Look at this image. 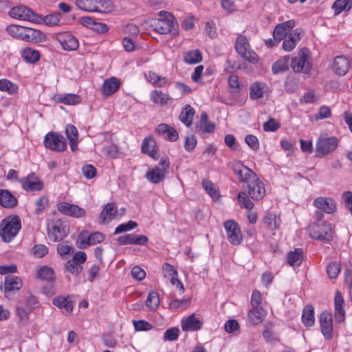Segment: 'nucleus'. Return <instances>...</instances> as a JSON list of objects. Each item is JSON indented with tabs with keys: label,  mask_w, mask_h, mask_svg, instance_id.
Listing matches in <instances>:
<instances>
[{
	"label": "nucleus",
	"mask_w": 352,
	"mask_h": 352,
	"mask_svg": "<svg viewBox=\"0 0 352 352\" xmlns=\"http://www.w3.org/2000/svg\"><path fill=\"white\" fill-rule=\"evenodd\" d=\"M44 145L47 148L56 152H63L67 148L65 138L55 132H50L45 135Z\"/></svg>",
	"instance_id": "6e6552de"
},
{
	"label": "nucleus",
	"mask_w": 352,
	"mask_h": 352,
	"mask_svg": "<svg viewBox=\"0 0 352 352\" xmlns=\"http://www.w3.org/2000/svg\"><path fill=\"white\" fill-rule=\"evenodd\" d=\"M238 201L245 208L251 210L254 208L253 202L250 199L247 194L244 192H240L238 194Z\"/></svg>",
	"instance_id": "052dcab7"
},
{
	"label": "nucleus",
	"mask_w": 352,
	"mask_h": 352,
	"mask_svg": "<svg viewBox=\"0 0 352 352\" xmlns=\"http://www.w3.org/2000/svg\"><path fill=\"white\" fill-rule=\"evenodd\" d=\"M160 304V299L158 294L155 292H150L148 295L146 305L151 310H155Z\"/></svg>",
	"instance_id": "4d7b16f0"
},
{
	"label": "nucleus",
	"mask_w": 352,
	"mask_h": 352,
	"mask_svg": "<svg viewBox=\"0 0 352 352\" xmlns=\"http://www.w3.org/2000/svg\"><path fill=\"white\" fill-rule=\"evenodd\" d=\"M352 6L351 0H336L332 5V10L335 15H338L342 12L349 11Z\"/></svg>",
	"instance_id": "49530a36"
},
{
	"label": "nucleus",
	"mask_w": 352,
	"mask_h": 352,
	"mask_svg": "<svg viewBox=\"0 0 352 352\" xmlns=\"http://www.w3.org/2000/svg\"><path fill=\"white\" fill-rule=\"evenodd\" d=\"M65 133L69 142L72 151L74 152L78 149V132L77 129L71 124L65 127Z\"/></svg>",
	"instance_id": "7c9ffc66"
},
{
	"label": "nucleus",
	"mask_w": 352,
	"mask_h": 352,
	"mask_svg": "<svg viewBox=\"0 0 352 352\" xmlns=\"http://www.w3.org/2000/svg\"><path fill=\"white\" fill-rule=\"evenodd\" d=\"M350 67V60L343 55L335 57L332 63L333 71L339 76H344L348 72Z\"/></svg>",
	"instance_id": "6ab92c4d"
},
{
	"label": "nucleus",
	"mask_w": 352,
	"mask_h": 352,
	"mask_svg": "<svg viewBox=\"0 0 352 352\" xmlns=\"http://www.w3.org/2000/svg\"><path fill=\"white\" fill-rule=\"evenodd\" d=\"M68 233V225L66 221L55 218L48 223L47 234L53 241H61Z\"/></svg>",
	"instance_id": "423d86ee"
},
{
	"label": "nucleus",
	"mask_w": 352,
	"mask_h": 352,
	"mask_svg": "<svg viewBox=\"0 0 352 352\" xmlns=\"http://www.w3.org/2000/svg\"><path fill=\"white\" fill-rule=\"evenodd\" d=\"M120 86V82L115 77L105 80L102 87V92L104 96H109L116 93Z\"/></svg>",
	"instance_id": "c85d7f7f"
},
{
	"label": "nucleus",
	"mask_w": 352,
	"mask_h": 352,
	"mask_svg": "<svg viewBox=\"0 0 352 352\" xmlns=\"http://www.w3.org/2000/svg\"><path fill=\"white\" fill-rule=\"evenodd\" d=\"M179 329L177 327H173L167 329L164 333V341H174L178 338Z\"/></svg>",
	"instance_id": "774afa93"
},
{
	"label": "nucleus",
	"mask_w": 352,
	"mask_h": 352,
	"mask_svg": "<svg viewBox=\"0 0 352 352\" xmlns=\"http://www.w3.org/2000/svg\"><path fill=\"white\" fill-rule=\"evenodd\" d=\"M151 100L156 104L164 106L171 100L170 96L161 90H153L150 94Z\"/></svg>",
	"instance_id": "f704fd0d"
},
{
	"label": "nucleus",
	"mask_w": 352,
	"mask_h": 352,
	"mask_svg": "<svg viewBox=\"0 0 352 352\" xmlns=\"http://www.w3.org/2000/svg\"><path fill=\"white\" fill-rule=\"evenodd\" d=\"M66 268L70 273L74 275H78L82 270V267L73 259L67 261Z\"/></svg>",
	"instance_id": "338daca9"
},
{
	"label": "nucleus",
	"mask_w": 352,
	"mask_h": 352,
	"mask_svg": "<svg viewBox=\"0 0 352 352\" xmlns=\"http://www.w3.org/2000/svg\"><path fill=\"white\" fill-rule=\"evenodd\" d=\"M159 18L152 21L151 26L153 30L161 34H169L172 36L178 34L179 28L174 16L168 12L160 11L158 13Z\"/></svg>",
	"instance_id": "f257e3e1"
},
{
	"label": "nucleus",
	"mask_w": 352,
	"mask_h": 352,
	"mask_svg": "<svg viewBox=\"0 0 352 352\" xmlns=\"http://www.w3.org/2000/svg\"><path fill=\"white\" fill-rule=\"evenodd\" d=\"M162 271L164 278L169 280L173 285H175L177 273L174 267L168 263H165L163 265Z\"/></svg>",
	"instance_id": "3c124183"
},
{
	"label": "nucleus",
	"mask_w": 352,
	"mask_h": 352,
	"mask_svg": "<svg viewBox=\"0 0 352 352\" xmlns=\"http://www.w3.org/2000/svg\"><path fill=\"white\" fill-rule=\"evenodd\" d=\"M338 139L336 137L320 135L316 143V156L323 157L333 152L338 147Z\"/></svg>",
	"instance_id": "39448f33"
},
{
	"label": "nucleus",
	"mask_w": 352,
	"mask_h": 352,
	"mask_svg": "<svg viewBox=\"0 0 352 352\" xmlns=\"http://www.w3.org/2000/svg\"><path fill=\"white\" fill-rule=\"evenodd\" d=\"M309 233L311 238L320 241H330L333 239V235L331 226L321 220H318L309 226Z\"/></svg>",
	"instance_id": "20e7f679"
},
{
	"label": "nucleus",
	"mask_w": 352,
	"mask_h": 352,
	"mask_svg": "<svg viewBox=\"0 0 352 352\" xmlns=\"http://www.w3.org/2000/svg\"><path fill=\"white\" fill-rule=\"evenodd\" d=\"M110 3L106 0H76V5L79 9L89 12H100L103 3Z\"/></svg>",
	"instance_id": "ddd939ff"
},
{
	"label": "nucleus",
	"mask_w": 352,
	"mask_h": 352,
	"mask_svg": "<svg viewBox=\"0 0 352 352\" xmlns=\"http://www.w3.org/2000/svg\"><path fill=\"white\" fill-rule=\"evenodd\" d=\"M247 192L254 200H261L265 195V184L257 175L247 184Z\"/></svg>",
	"instance_id": "9b49d317"
},
{
	"label": "nucleus",
	"mask_w": 352,
	"mask_h": 352,
	"mask_svg": "<svg viewBox=\"0 0 352 352\" xmlns=\"http://www.w3.org/2000/svg\"><path fill=\"white\" fill-rule=\"evenodd\" d=\"M104 239V235L100 232H96L89 235L87 232L82 231L80 233L78 236V247L81 249H85L89 245L100 243L103 241Z\"/></svg>",
	"instance_id": "f8f14e48"
},
{
	"label": "nucleus",
	"mask_w": 352,
	"mask_h": 352,
	"mask_svg": "<svg viewBox=\"0 0 352 352\" xmlns=\"http://www.w3.org/2000/svg\"><path fill=\"white\" fill-rule=\"evenodd\" d=\"M202 325L203 322L200 318L195 314H192L182 320L181 327L184 331H195L201 329Z\"/></svg>",
	"instance_id": "aec40b11"
},
{
	"label": "nucleus",
	"mask_w": 352,
	"mask_h": 352,
	"mask_svg": "<svg viewBox=\"0 0 352 352\" xmlns=\"http://www.w3.org/2000/svg\"><path fill=\"white\" fill-rule=\"evenodd\" d=\"M25 27L23 26L11 25L7 28V32L12 36L23 40L25 35Z\"/></svg>",
	"instance_id": "5fc2aeb1"
},
{
	"label": "nucleus",
	"mask_w": 352,
	"mask_h": 352,
	"mask_svg": "<svg viewBox=\"0 0 352 352\" xmlns=\"http://www.w3.org/2000/svg\"><path fill=\"white\" fill-rule=\"evenodd\" d=\"M144 76L146 79L155 87L162 88L168 84V79L166 77L160 76L152 71L145 73Z\"/></svg>",
	"instance_id": "72a5a7b5"
},
{
	"label": "nucleus",
	"mask_w": 352,
	"mask_h": 352,
	"mask_svg": "<svg viewBox=\"0 0 352 352\" xmlns=\"http://www.w3.org/2000/svg\"><path fill=\"white\" fill-rule=\"evenodd\" d=\"M0 90L6 91L10 94H14L18 91V87L7 79L0 80Z\"/></svg>",
	"instance_id": "6e6d98bb"
},
{
	"label": "nucleus",
	"mask_w": 352,
	"mask_h": 352,
	"mask_svg": "<svg viewBox=\"0 0 352 352\" xmlns=\"http://www.w3.org/2000/svg\"><path fill=\"white\" fill-rule=\"evenodd\" d=\"M333 317L332 315L328 311H322L320 316V324L321 331L327 340H329L333 336Z\"/></svg>",
	"instance_id": "2eb2a0df"
},
{
	"label": "nucleus",
	"mask_w": 352,
	"mask_h": 352,
	"mask_svg": "<svg viewBox=\"0 0 352 352\" xmlns=\"http://www.w3.org/2000/svg\"><path fill=\"white\" fill-rule=\"evenodd\" d=\"M35 212L40 214L48 207L49 199L47 197L42 196L35 202Z\"/></svg>",
	"instance_id": "13d9d810"
},
{
	"label": "nucleus",
	"mask_w": 352,
	"mask_h": 352,
	"mask_svg": "<svg viewBox=\"0 0 352 352\" xmlns=\"http://www.w3.org/2000/svg\"><path fill=\"white\" fill-rule=\"evenodd\" d=\"M195 113V109L191 107L190 105L186 104L180 113L179 120L186 126H190L192 124Z\"/></svg>",
	"instance_id": "79ce46f5"
},
{
	"label": "nucleus",
	"mask_w": 352,
	"mask_h": 352,
	"mask_svg": "<svg viewBox=\"0 0 352 352\" xmlns=\"http://www.w3.org/2000/svg\"><path fill=\"white\" fill-rule=\"evenodd\" d=\"M202 186L207 193L213 199H217L219 197V191L216 186L209 180H203Z\"/></svg>",
	"instance_id": "864d4df0"
},
{
	"label": "nucleus",
	"mask_w": 352,
	"mask_h": 352,
	"mask_svg": "<svg viewBox=\"0 0 352 352\" xmlns=\"http://www.w3.org/2000/svg\"><path fill=\"white\" fill-rule=\"evenodd\" d=\"M302 321L306 327H311L314 324V309L311 305L305 307L302 314Z\"/></svg>",
	"instance_id": "c03bdc74"
},
{
	"label": "nucleus",
	"mask_w": 352,
	"mask_h": 352,
	"mask_svg": "<svg viewBox=\"0 0 352 352\" xmlns=\"http://www.w3.org/2000/svg\"><path fill=\"white\" fill-rule=\"evenodd\" d=\"M236 51L246 60L252 63H256L258 61L256 54L250 49V45L247 38L243 35H239L235 43Z\"/></svg>",
	"instance_id": "0eeeda50"
},
{
	"label": "nucleus",
	"mask_w": 352,
	"mask_h": 352,
	"mask_svg": "<svg viewBox=\"0 0 352 352\" xmlns=\"http://www.w3.org/2000/svg\"><path fill=\"white\" fill-rule=\"evenodd\" d=\"M290 65V59L289 56H283L274 63L272 67V71L274 74L283 73L286 72Z\"/></svg>",
	"instance_id": "58836bf2"
},
{
	"label": "nucleus",
	"mask_w": 352,
	"mask_h": 352,
	"mask_svg": "<svg viewBox=\"0 0 352 352\" xmlns=\"http://www.w3.org/2000/svg\"><path fill=\"white\" fill-rule=\"evenodd\" d=\"M137 226H138V224L136 222L133 221H129L126 223H122V224L118 226L116 228L114 234H117L119 233L129 231V230H131L135 228Z\"/></svg>",
	"instance_id": "69168bd1"
},
{
	"label": "nucleus",
	"mask_w": 352,
	"mask_h": 352,
	"mask_svg": "<svg viewBox=\"0 0 352 352\" xmlns=\"http://www.w3.org/2000/svg\"><path fill=\"white\" fill-rule=\"evenodd\" d=\"M302 261V250L296 248L287 254V263L292 267L299 266Z\"/></svg>",
	"instance_id": "37998d69"
},
{
	"label": "nucleus",
	"mask_w": 352,
	"mask_h": 352,
	"mask_svg": "<svg viewBox=\"0 0 352 352\" xmlns=\"http://www.w3.org/2000/svg\"><path fill=\"white\" fill-rule=\"evenodd\" d=\"M300 33L297 30L290 32L287 38H285L283 43V50L287 52L293 50L296 47L297 43L300 41Z\"/></svg>",
	"instance_id": "c9c22d12"
},
{
	"label": "nucleus",
	"mask_w": 352,
	"mask_h": 352,
	"mask_svg": "<svg viewBox=\"0 0 352 352\" xmlns=\"http://www.w3.org/2000/svg\"><path fill=\"white\" fill-rule=\"evenodd\" d=\"M18 200L8 190L0 189V205L12 208L17 205Z\"/></svg>",
	"instance_id": "c756f323"
},
{
	"label": "nucleus",
	"mask_w": 352,
	"mask_h": 352,
	"mask_svg": "<svg viewBox=\"0 0 352 352\" xmlns=\"http://www.w3.org/2000/svg\"><path fill=\"white\" fill-rule=\"evenodd\" d=\"M56 38L63 48L66 50H75L78 47V39L70 33H59L57 34Z\"/></svg>",
	"instance_id": "412c9836"
},
{
	"label": "nucleus",
	"mask_w": 352,
	"mask_h": 352,
	"mask_svg": "<svg viewBox=\"0 0 352 352\" xmlns=\"http://www.w3.org/2000/svg\"><path fill=\"white\" fill-rule=\"evenodd\" d=\"M229 87L231 89V91L234 93L239 92L241 89V86L239 82V78L235 74H232L228 78Z\"/></svg>",
	"instance_id": "0e129e2a"
},
{
	"label": "nucleus",
	"mask_w": 352,
	"mask_h": 352,
	"mask_svg": "<svg viewBox=\"0 0 352 352\" xmlns=\"http://www.w3.org/2000/svg\"><path fill=\"white\" fill-rule=\"evenodd\" d=\"M166 173L160 169V166H155L149 170L146 174V179L151 183L158 184L165 178Z\"/></svg>",
	"instance_id": "e433bc0d"
},
{
	"label": "nucleus",
	"mask_w": 352,
	"mask_h": 352,
	"mask_svg": "<svg viewBox=\"0 0 352 352\" xmlns=\"http://www.w3.org/2000/svg\"><path fill=\"white\" fill-rule=\"evenodd\" d=\"M233 171L239 182H246L247 184L256 176L251 169L241 162H236L233 165Z\"/></svg>",
	"instance_id": "f3484780"
},
{
	"label": "nucleus",
	"mask_w": 352,
	"mask_h": 352,
	"mask_svg": "<svg viewBox=\"0 0 352 352\" xmlns=\"http://www.w3.org/2000/svg\"><path fill=\"white\" fill-rule=\"evenodd\" d=\"M118 242L120 245H145L148 242V238L144 235L126 234L118 237Z\"/></svg>",
	"instance_id": "a878e982"
},
{
	"label": "nucleus",
	"mask_w": 352,
	"mask_h": 352,
	"mask_svg": "<svg viewBox=\"0 0 352 352\" xmlns=\"http://www.w3.org/2000/svg\"><path fill=\"white\" fill-rule=\"evenodd\" d=\"M20 218L16 216H8L0 223V236L4 242H10L21 230Z\"/></svg>",
	"instance_id": "f03ea898"
},
{
	"label": "nucleus",
	"mask_w": 352,
	"mask_h": 352,
	"mask_svg": "<svg viewBox=\"0 0 352 352\" xmlns=\"http://www.w3.org/2000/svg\"><path fill=\"white\" fill-rule=\"evenodd\" d=\"M199 127L202 133H212L214 130V124L208 122V115L206 112L201 114Z\"/></svg>",
	"instance_id": "8fccbe9b"
},
{
	"label": "nucleus",
	"mask_w": 352,
	"mask_h": 352,
	"mask_svg": "<svg viewBox=\"0 0 352 352\" xmlns=\"http://www.w3.org/2000/svg\"><path fill=\"white\" fill-rule=\"evenodd\" d=\"M335 304V320L340 323L345 319V311L344 309V301L340 292L336 291L334 298Z\"/></svg>",
	"instance_id": "5701e85b"
},
{
	"label": "nucleus",
	"mask_w": 352,
	"mask_h": 352,
	"mask_svg": "<svg viewBox=\"0 0 352 352\" xmlns=\"http://www.w3.org/2000/svg\"><path fill=\"white\" fill-rule=\"evenodd\" d=\"M251 305L252 307H263L262 294L257 289H254L252 292L251 296Z\"/></svg>",
	"instance_id": "680f3d73"
},
{
	"label": "nucleus",
	"mask_w": 352,
	"mask_h": 352,
	"mask_svg": "<svg viewBox=\"0 0 352 352\" xmlns=\"http://www.w3.org/2000/svg\"><path fill=\"white\" fill-rule=\"evenodd\" d=\"M118 210L115 204L108 203L103 210H102L100 215V222L105 224L116 217Z\"/></svg>",
	"instance_id": "393cba45"
},
{
	"label": "nucleus",
	"mask_w": 352,
	"mask_h": 352,
	"mask_svg": "<svg viewBox=\"0 0 352 352\" xmlns=\"http://www.w3.org/2000/svg\"><path fill=\"white\" fill-rule=\"evenodd\" d=\"M9 14L14 19L29 21H34L36 16L30 9L24 6L12 8L9 12Z\"/></svg>",
	"instance_id": "dca6fc26"
},
{
	"label": "nucleus",
	"mask_w": 352,
	"mask_h": 352,
	"mask_svg": "<svg viewBox=\"0 0 352 352\" xmlns=\"http://www.w3.org/2000/svg\"><path fill=\"white\" fill-rule=\"evenodd\" d=\"M156 131L161 135H166V138L169 141L175 142L178 139L177 131L167 124L162 123L156 128Z\"/></svg>",
	"instance_id": "473e14b6"
},
{
	"label": "nucleus",
	"mask_w": 352,
	"mask_h": 352,
	"mask_svg": "<svg viewBox=\"0 0 352 352\" xmlns=\"http://www.w3.org/2000/svg\"><path fill=\"white\" fill-rule=\"evenodd\" d=\"M155 145L156 142L153 138H146L142 144V151L151 157L157 160L160 157V153L155 149Z\"/></svg>",
	"instance_id": "bb28decb"
},
{
	"label": "nucleus",
	"mask_w": 352,
	"mask_h": 352,
	"mask_svg": "<svg viewBox=\"0 0 352 352\" xmlns=\"http://www.w3.org/2000/svg\"><path fill=\"white\" fill-rule=\"evenodd\" d=\"M54 305L59 309L64 308L66 312L71 313L73 310L74 302L65 296H57L53 299Z\"/></svg>",
	"instance_id": "ea45409f"
},
{
	"label": "nucleus",
	"mask_w": 352,
	"mask_h": 352,
	"mask_svg": "<svg viewBox=\"0 0 352 352\" xmlns=\"http://www.w3.org/2000/svg\"><path fill=\"white\" fill-rule=\"evenodd\" d=\"M295 26L294 20H288L285 22L278 24L273 32L274 40L280 41L289 34Z\"/></svg>",
	"instance_id": "4be33fe9"
},
{
	"label": "nucleus",
	"mask_w": 352,
	"mask_h": 352,
	"mask_svg": "<svg viewBox=\"0 0 352 352\" xmlns=\"http://www.w3.org/2000/svg\"><path fill=\"white\" fill-rule=\"evenodd\" d=\"M58 210L65 215L76 218L82 217L85 214V209L67 202L59 203L58 204Z\"/></svg>",
	"instance_id": "a211bd4d"
},
{
	"label": "nucleus",
	"mask_w": 352,
	"mask_h": 352,
	"mask_svg": "<svg viewBox=\"0 0 352 352\" xmlns=\"http://www.w3.org/2000/svg\"><path fill=\"white\" fill-rule=\"evenodd\" d=\"M37 276L47 282H54L56 279L54 271L47 266L41 267L37 272Z\"/></svg>",
	"instance_id": "09e8293b"
},
{
	"label": "nucleus",
	"mask_w": 352,
	"mask_h": 352,
	"mask_svg": "<svg viewBox=\"0 0 352 352\" xmlns=\"http://www.w3.org/2000/svg\"><path fill=\"white\" fill-rule=\"evenodd\" d=\"M227 238L233 245H239L243 241V235L239 226L233 220H228L223 223Z\"/></svg>",
	"instance_id": "9d476101"
},
{
	"label": "nucleus",
	"mask_w": 352,
	"mask_h": 352,
	"mask_svg": "<svg viewBox=\"0 0 352 352\" xmlns=\"http://www.w3.org/2000/svg\"><path fill=\"white\" fill-rule=\"evenodd\" d=\"M21 279L14 275H8L5 277V292L19 290L22 287Z\"/></svg>",
	"instance_id": "4c0bfd02"
},
{
	"label": "nucleus",
	"mask_w": 352,
	"mask_h": 352,
	"mask_svg": "<svg viewBox=\"0 0 352 352\" xmlns=\"http://www.w3.org/2000/svg\"><path fill=\"white\" fill-rule=\"evenodd\" d=\"M266 314L263 307H252L248 314V320L254 325L258 324L263 321Z\"/></svg>",
	"instance_id": "cd10ccee"
},
{
	"label": "nucleus",
	"mask_w": 352,
	"mask_h": 352,
	"mask_svg": "<svg viewBox=\"0 0 352 352\" xmlns=\"http://www.w3.org/2000/svg\"><path fill=\"white\" fill-rule=\"evenodd\" d=\"M60 14L58 12L49 14L43 18V23L47 25H56L60 21Z\"/></svg>",
	"instance_id": "e2e57ef3"
},
{
	"label": "nucleus",
	"mask_w": 352,
	"mask_h": 352,
	"mask_svg": "<svg viewBox=\"0 0 352 352\" xmlns=\"http://www.w3.org/2000/svg\"><path fill=\"white\" fill-rule=\"evenodd\" d=\"M290 66L296 73H309L312 66L309 50L306 47L301 49L298 52V56L292 58Z\"/></svg>",
	"instance_id": "7ed1b4c3"
},
{
	"label": "nucleus",
	"mask_w": 352,
	"mask_h": 352,
	"mask_svg": "<svg viewBox=\"0 0 352 352\" xmlns=\"http://www.w3.org/2000/svg\"><path fill=\"white\" fill-rule=\"evenodd\" d=\"M55 98L57 102L68 105H74L80 102V98L78 95L72 94L57 95Z\"/></svg>",
	"instance_id": "de8ad7c7"
},
{
	"label": "nucleus",
	"mask_w": 352,
	"mask_h": 352,
	"mask_svg": "<svg viewBox=\"0 0 352 352\" xmlns=\"http://www.w3.org/2000/svg\"><path fill=\"white\" fill-rule=\"evenodd\" d=\"M340 265L336 262L330 263L327 267V272L331 279L336 278L340 272Z\"/></svg>",
	"instance_id": "bf43d9fd"
},
{
	"label": "nucleus",
	"mask_w": 352,
	"mask_h": 352,
	"mask_svg": "<svg viewBox=\"0 0 352 352\" xmlns=\"http://www.w3.org/2000/svg\"><path fill=\"white\" fill-rule=\"evenodd\" d=\"M201 60V53L198 50L187 52L184 56V61L188 64H196Z\"/></svg>",
	"instance_id": "603ef678"
},
{
	"label": "nucleus",
	"mask_w": 352,
	"mask_h": 352,
	"mask_svg": "<svg viewBox=\"0 0 352 352\" xmlns=\"http://www.w3.org/2000/svg\"><path fill=\"white\" fill-rule=\"evenodd\" d=\"M23 58L28 63H35L38 60L40 54L38 50L30 47H25L21 50Z\"/></svg>",
	"instance_id": "a18cd8bd"
},
{
	"label": "nucleus",
	"mask_w": 352,
	"mask_h": 352,
	"mask_svg": "<svg viewBox=\"0 0 352 352\" xmlns=\"http://www.w3.org/2000/svg\"><path fill=\"white\" fill-rule=\"evenodd\" d=\"M22 188L27 192H38L43 190V183L34 173H31L25 177L19 179Z\"/></svg>",
	"instance_id": "1a4fd4ad"
},
{
	"label": "nucleus",
	"mask_w": 352,
	"mask_h": 352,
	"mask_svg": "<svg viewBox=\"0 0 352 352\" xmlns=\"http://www.w3.org/2000/svg\"><path fill=\"white\" fill-rule=\"evenodd\" d=\"M46 36L41 31L33 28H25L23 41L31 43H38L45 41Z\"/></svg>",
	"instance_id": "2f4dec72"
},
{
	"label": "nucleus",
	"mask_w": 352,
	"mask_h": 352,
	"mask_svg": "<svg viewBox=\"0 0 352 352\" xmlns=\"http://www.w3.org/2000/svg\"><path fill=\"white\" fill-rule=\"evenodd\" d=\"M263 223L271 230H276L279 228L280 219L275 214L267 212L263 219Z\"/></svg>",
	"instance_id": "a19ab883"
},
{
	"label": "nucleus",
	"mask_w": 352,
	"mask_h": 352,
	"mask_svg": "<svg viewBox=\"0 0 352 352\" xmlns=\"http://www.w3.org/2000/svg\"><path fill=\"white\" fill-rule=\"evenodd\" d=\"M314 206L327 214H333L337 210L336 202L330 197H317L314 201Z\"/></svg>",
	"instance_id": "4468645a"
},
{
	"label": "nucleus",
	"mask_w": 352,
	"mask_h": 352,
	"mask_svg": "<svg viewBox=\"0 0 352 352\" xmlns=\"http://www.w3.org/2000/svg\"><path fill=\"white\" fill-rule=\"evenodd\" d=\"M267 91L268 87L265 82H254L250 86V98L253 100L260 99Z\"/></svg>",
	"instance_id": "b1692460"
}]
</instances>
